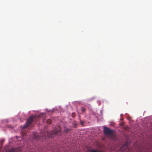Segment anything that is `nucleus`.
Here are the masks:
<instances>
[{"label":"nucleus","mask_w":152,"mask_h":152,"mask_svg":"<svg viewBox=\"0 0 152 152\" xmlns=\"http://www.w3.org/2000/svg\"><path fill=\"white\" fill-rule=\"evenodd\" d=\"M38 118V117H36L35 116H30L27 121L26 122V124L23 126L22 128L23 129L27 128L34 120L35 118Z\"/></svg>","instance_id":"nucleus-2"},{"label":"nucleus","mask_w":152,"mask_h":152,"mask_svg":"<svg viewBox=\"0 0 152 152\" xmlns=\"http://www.w3.org/2000/svg\"><path fill=\"white\" fill-rule=\"evenodd\" d=\"M81 110L82 111V112H84L85 111V109L84 107H82L81 108Z\"/></svg>","instance_id":"nucleus-9"},{"label":"nucleus","mask_w":152,"mask_h":152,"mask_svg":"<svg viewBox=\"0 0 152 152\" xmlns=\"http://www.w3.org/2000/svg\"><path fill=\"white\" fill-rule=\"evenodd\" d=\"M58 128V129L57 130L56 129H55L51 131L50 133L47 132L45 133V135L46 136L47 135L48 137L49 138H52L54 136H56V134L59 132H61V128L60 126H58L57 128Z\"/></svg>","instance_id":"nucleus-1"},{"label":"nucleus","mask_w":152,"mask_h":152,"mask_svg":"<svg viewBox=\"0 0 152 152\" xmlns=\"http://www.w3.org/2000/svg\"><path fill=\"white\" fill-rule=\"evenodd\" d=\"M129 145V143L127 142H126L121 148V150L122 151H124L128 148Z\"/></svg>","instance_id":"nucleus-4"},{"label":"nucleus","mask_w":152,"mask_h":152,"mask_svg":"<svg viewBox=\"0 0 152 152\" xmlns=\"http://www.w3.org/2000/svg\"><path fill=\"white\" fill-rule=\"evenodd\" d=\"M43 134H41V136H40L39 137L38 136H35V135H34V138H35V139H39L41 141H42V140H44L45 139H46V135H44L43 136H42V138H41V136H42V135ZM38 136H39V135H38Z\"/></svg>","instance_id":"nucleus-5"},{"label":"nucleus","mask_w":152,"mask_h":152,"mask_svg":"<svg viewBox=\"0 0 152 152\" xmlns=\"http://www.w3.org/2000/svg\"><path fill=\"white\" fill-rule=\"evenodd\" d=\"M90 152H98V151L96 150H91Z\"/></svg>","instance_id":"nucleus-10"},{"label":"nucleus","mask_w":152,"mask_h":152,"mask_svg":"<svg viewBox=\"0 0 152 152\" xmlns=\"http://www.w3.org/2000/svg\"><path fill=\"white\" fill-rule=\"evenodd\" d=\"M10 152H16V150L14 148H12L10 150Z\"/></svg>","instance_id":"nucleus-7"},{"label":"nucleus","mask_w":152,"mask_h":152,"mask_svg":"<svg viewBox=\"0 0 152 152\" xmlns=\"http://www.w3.org/2000/svg\"><path fill=\"white\" fill-rule=\"evenodd\" d=\"M47 123L49 124H51V121L50 119H48L47 121Z\"/></svg>","instance_id":"nucleus-6"},{"label":"nucleus","mask_w":152,"mask_h":152,"mask_svg":"<svg viewBox=\"0 0 152 152\" xmlns=\"http://www.w3.org/2000/svg\"><path fill=\"white\" fill-rule=\"evenodd\" d=\"M103 131L105 134L111 135L113 134V130L110 129L107 127H104Z\"/></svg>","instance_id":"nucleus-3"},{"label":"nucleus","mask_w":152,"mask_h":152,"mask_svg":"<svg viewBox=\"0 0 152 152\" xmlns=\"http://www.w3.org/2000/svg\"><path fill=\"white\" fill-rule=\"evenodd\" d=\"M70 129H65L64 130V132L65 133H68L69 132V131H70Z\"/></svg>","instance_id":"nucleus-8"},{"label":"nucleus","mask_w":152,"mask_h":152,"mask_svg":"<svg viewBox=\"0 0 152 152\" xmlns=\"http://www.w3.org/2000/svg\"><path fill=\"white\" fill-rule=\"evenodd\" d=\"M72 116L73 118H74L75 116V113H73L72 114Z\"/></svg>","instance_id":"nucleus-11"},{"label":"nucleus","mask_w":152,"mask_h":152,"mask_svg":"<svg viewBox=\"0 0 152 152\" xmlns=\"http://www.w3.org/2000/svg\"><path fill=\"white\" fill-rule=\"evenodd\" d=\"M81 124H82V121H81Z\"/></svg>","instance_id":"nucleus-12"}]
</instances>
